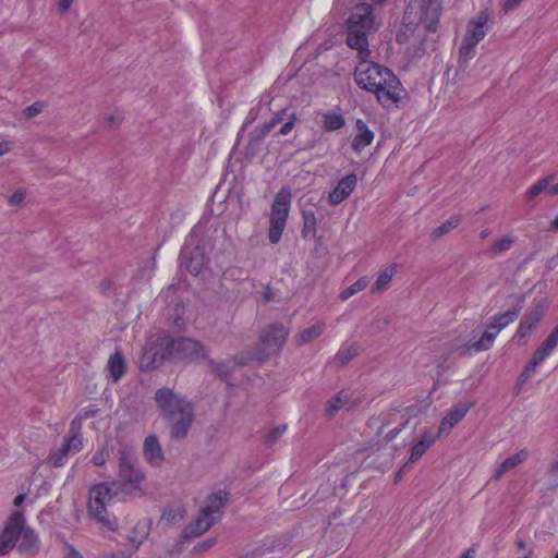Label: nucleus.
<instances>
[{
	"instance_id": "680f3d73",
	"label": "nucleus",
	"mask_w": 558,
	"mask_h": 558,
	"mask_svg": "<svg viewBox=\"0 0 558 558\" xmlns=\"http://www.w3.org/2000/svg\"><path fill=\"white\" fill-rule=\"evenodd\" d=\"M400 430H401L400 428H395V429L390 430V433L388 435L389 438L390 439L395 438L400 433Z\"/></svg>"
},
{
	"instance_id": "473e14b6",
	"label": "nucleus",
	"mask_w": 558,
	"mask_h": 558,
	"mask_svg": "<svg viewBox=\"0 0 558 558\" xmlns=\"http://www.w3.org/2000/svg\"><path fill=\"white\" fill-rule=\"evenodd\" d=\"M227 497L228 493L223 490L211 494L208 497V505L203 509V511L213 517V514L218 512L222 507L223 502L227 500Z\"/></svg>"
},
{
	"instance_id": "9b49d317",
	"label": "nucleus",
	"mask_w": 558,
	"mask_h": 558,
	"mask_svg": "<svg viewBox=\"0 0 558 558\" xmlns=\"http://www.w3.org/2000/svg\"><path fill=\"white\" fill-rule=\"evenodd\" d=\"M118 463V476L120 478V483L123 484V486L125 484L137 485L145 478V474L140 468L136 453L132 448L122 447L119 449Z\"/></svg>"
},
{
	"instance_id": "8fccbe9b",
	"label": "nucleus",
	"mask_w": 558,
	"mask_h": 558,
	"mask_svg": "<svg viewBox=\"0 0 558 558\" xmlns=\"http://www.w3.org/2000/svg\"><path fill=\"white\" fill-rule=\"evenodd\" d=\"M26 197V193L23 189H17L10 197L9 204L11 206H21Z\"/></svg>"
},
{
	"instance_id": "423d86ee",
	"label": "nucleus",
	"mask_w": 558,
	"mask_h": 558,
	"mask_svg": "<svg viewBox=\"0 0 558 558\" xmlns=\"http://www.w3.org/2000/svg\"><path fill=\"white\" fill-rule=\"evenodd\" d=\"M444 0H411L405 16L414 15L429 33H435L442 13Z\"/></svg>"
},
{
	"instance_id": "864d4df0",
	"label": "nucleus",
	"mask_w": 558,
	"mask_h": 558,
	"mask_svg": "<svg viewBox=\"0 0 558 558\" xmlns=\"http://www.w3.org/2000/svg\"><path fill=\"white\" fill-rule=\"evenodd\" d=\"M215 544V539H207V541H204L202 543H199L195 548L194 550L195 551H201V550H206L208 548H210L213 545Z\"/></svg>"
},
{
	"instance_id": "4c0bfd02",
	"label": "nucleus",
	"mask_w": 558,
	"mask_h": 558,
	"mask_svg": "<svg viewBox=\"0 0 558 558\" xmlns=\"http://www.w3.org/2000/svg\"><path fill=\"white\" fill-rule=\"evenodd\" d=\"M512 244H513V239L511 236H509V235H505V236L496 240L492 244V246H490L488 252L492 255H499V254H501L504 252L509 251L511 248Z\"/></svg>"
},
{
	"instance_id": "0e129e2a",
	"label": "nucleus",
	"mask_w": 558,
	"mask_h": 558,
	"mask_svg": "<svg viewBox=\"0 0 558 558\" xmlns=\"http://www.w3.org/2000/svg\"><path fill=\"white\" fill-rule=\"evenodd\" d=\"M397 41L399 44H403L405 41V37L402 34L398 33L397 34Z\"/></svg>"
},
{
	"instance_id": "69168bd1",
	"label": "nucleus",
	"mask_w": 558,
	"mask_h": 558,
	"mask_svg": "<svg viewBox=\"0 0 558 558\" xmlns=\"http://www.w3.org/2000/svg\"><path fill=\"white\" fill-rule=\"evenodd\" d=\"M550 335H553V336H554V338L558 340V325L553 329V331L550 332Z\"/></svg>"
},
{
	"instance_id": "20e7f679",
	"label": "nucleus",
	"mask_w": 558,
	"mask_h": 558,
	"mask_svg": "<svg viewBox=\"0 0 558 558\" xmlns=\"http://www.w3.org/2000/svg\"><path fill=\"white\" fill-rule=\"evenodd\" d=\"M521 312V305L514 306L512 310L496 314L492 319V328L495 331H485L480 340L474 342L460 343L458 339L450 342L449 351L451 353H458L459 355H471L474 352L488 350L497 335L506 328L508 325L513 323Z\"/></svg>"
},
{
	"instance_id": "c9c22d12",
	"label": "nucleus",
	"mask_w": 558,
	"mask_h": 558,
	"mask_svg": "<svg viewBox=\"0 0 558 558\" xmlns=\"http://www.w3.org/2000/svg\"><path fill=\"white\" fill-rule=\"evenodd\" d=\"M357 354H359V347L355 343H352L347 348L342 347L338 351V353L336 355V360H337L339 366H344L350 361H352L354 357H356Z\"/></svg>"
},
{
	"instance_id": "c03bdc74",
	"label": "nucleus",
	"mask_w": 558,
	"mask_h": 558,
	"mask_svg": "<svg viewBox=\"0 0 558 558\" xmlns=\"http://www.w3.org/2000/svg\"><path fill=\"white\" fill-rule=\"evenodd\" d=\"M287 425H279L271 429L266 436L265 442L268 446H272L277 440L286 433Z\"/></svg>"
},
{
	"instance_id": "ea45409f",
	"label": "nucleus",
	"mask_w": 558,
	"mask_h": 558,
	"mask_svg": "<svg viewBox=\"0 0 558 558\" xmlns=\"http://www.w3.org/2000/svg\"><path fill=\"white\" fill-rule=\"evenodd\" d=\"M286 114L287 109H282L279 112L275 113L269 121L263 124L260 129V135L267 136L275 126L282 122Z\"/></svg>"
},
{
	"instance_id": "f257e3e1",
	"label": "nucleus",
	"mask_w": 558,
	"mask_h": 558,
	"mask_svg": "<svg viewBox=\"0 0 558 558\" xmlns=\"http://www.w3.org/2000/svg\"><path fill=\"white\" fill-rule=\"evenodd\" d=\"M354 80L360 88L373 93L384 108L398 107L407 97V90L398 76L379 63L362 60L355 68Z\"/></svg>"
},
{
	"instance_id": "6e6d98bb",
	"label": "nucleus",
	"mask_w": 558,
	"mask_h": 558,
	"mask_svg": "<svg viewBox=\"0 0 558 558\" xmlns=\"http://www.w3.org/2000/svg\"><path fill=\"white\" fill-rule=\"evenodd\" d=\"M72 1L73 0H60L59 1V7L62 11H66L69 10V8L71 7L72 4Z\"/></svg>"
},
{
	"instance_id": "58836bf2",
	"label": "nucleus",
	"mask_w": 558,
	"mask_h": 558,
	"mask_svg": "<svg viewBox=\"0 0 558 558\" xmlns=\"http://www.w3.org/2000/svg\"><path fill=\"white\" fill-rule=\"evenodd\" d=\"M369 281L366 277L357 279L354 283L343 290L340 294L341 300H348L355 293L364 290L368 286Z\"/></svg>"
},
{
	"instance_id": "603ef678",
	"label": "nucleus",
	"mask_w": 558,
	"mask_h": 558,
	"mask_svg": "<svg viewBox=\"0 0 558 558\" xmlns=\"http://www.w3.org/2000/svg\"><path fill=\"white\" fill-rule=\"evenodd\" d=\"M523 0H504L502 9L505 12L513 11Z\"/></svg>"
},
{
	"instance_id": "6ab92c4d",
	"label": "nucleus",
	"mask_w": 558,
	"mask_h": 558,
	"mask_svg": "<svg viewBox=\"0 0 558 558\" xmlns=\"http://www.w3.org/2000/svg\"><path fill=\"white\" fill-rule=\"evenodd\" d=\"M21 532L17 534V548L21 553L34 555L38 550V539L34 531L25 526L24 515L22 514Z\"/></svg>"
},
{
	"instance_id": "7c9ffc66",
	"label": "nucleus",
	"mask_w": 558,
	"mask_h": 558,
	"mask_svg": "<svg viewBox=\"0 0 558 558\" xmlns=\"http://www.w3.org/2000/svg\"><path fill=\"white\" fill-rule=\"evenodd\" d=\"M326 325L323 322H317L312 326L303 329L298 336V343L303 345L310 341L318 338L325 330Z\"/></svg>"
},
{
	"instance_id": "5701e85b",
	"label": "nucleus",
	"mask_w": 558,
	"mask_h": 558,
	"mask_svg": "<svg viewBox=\"0 0 558 558\" xmlns=\"http://www.w3.org/2000/svg\"><path fill=\"white\" fill-rule=\"evenodd\" d=\"M168 359L166 348H149L146 349L141 359V367L154 369L161 365L162 361Z\"/></svg>"
},
{
	"instance_id": "dca6fc26",
	"label": "nucleus",
	"mask_w": 558,
	"mask_h": 558,
	"mask_svg": "<svg viewBox=\"0 0 558 558\" xmlns=\"http://www.w3.org/2000/svg\"><path fill=\"white\" fill-rule=\"evenodd\" d=\"M357 184V177L355 173H350L343 177L337 186L329 193L328 201L330 205H339L347 199L355 190Z\"/></svg>"
},
{
	"instance_id": "e2e57ef3",
	"label": "nucleus",
	"mask_w": 558,
	"mask_h": 558,
	"mask_svg": "<svg viewBox=\"0 0 558 558\" xmlns=\"http://www.w3.org/2000/svg\"><path fill=\"white\" fill-rule=\"evenodd\" d=\"M489 234H490V230H489V229H484V230H482V231H481V234H480V235H481V238H482V239H485V238H487Z\"/></svg>"
},
{
	"instance_id": "c85d7f7f",
	"label": "nucleus",
	"mask_w": 558,
	"mask_h": 558,
	"mask_svg": "<svg viewBox=\"0 0 558 558\" xmlns=\"http://www.w3.org/2000/svg\"><path fill=\"white\" fill-rule=\"evenodd\" d=\"M398 271L397 264L388 265L377 277L372 290L373 292H381L387 289V286Z\"/></svg>"
},
{
	"instance_id": "c756f323",
	"label": "nucleus",
	"mask_w": 558,
	"mask_h": 558,
	"mask_svg": "<svg viewBox=\"0 0 558 558\" xmlns=\"http://www.w3.org/2000/svg\"><path fill=\"white\" fill-rule=\"evenodd\" d=\"M436 436L429 434H423L417 444H415L411 450L409 462L417 461L425 451L435 442Z\"/></svg>"
},
{
	"instance_id": "72a5a7b5",
	"label": "nucleus",
	"mask_w": 558,
	"mask_h": 558,
	"mask_svg": "<svg viewBox=\"0 0 558 558\" xmlns=\"http://www.w3.org/2000/svg\"><path fill=\"white\" fill-rule=\"evenodd\" d=\"M555 180V174H549L544 177L543 179L535 182L532 186L526 191L527 201H532L542 192L548 190L549 184Z\"/></svg>"
},
{
	"instance_id": "774afa93",
	"label": "nucleus",
	"mask_w": 558,
	"mask_h": 558,
	"mask_svg": "<svg viewBox=\"0 0 558 558\" xmlns=\"http://www.w3.org/2000/svg\"><path fill=\"white\" fill-rule=\"evenodd\" d=\"M551 226L555 228V229H558V215L556 216V218L554 219V221L551 222Z\"/></svg>"
},
{
	"instance_id": "052dcab7",
	"label": "nucleus",
	"mask_w": 558,
	"mask_h": 558,
	"mask_svg": "<svg viewBox=\"0 0 558 558\" xmlns=\"http://www.w3.org/2000/svg\"><path fill=\"white\" fill-rule=\"evenodd\" d=\"M409 462L405 463L400 470L399 472L396 474V482H398L402 475V472L404 471V469L408 466Z\"/></svg>"
},
{
	"instance_id": "3c124183",
	"label": "nucleus",
	"mask_w": 558,
	"mask_h": 558,
	"mask_svg": "<svg viewBox=\"0 0 558 558\" xmlns=\"http://www.w3.org/2000/svg\"><path fill=\"white\" fill-rule=\"evenodd\" d=\"M342 408H344V405H340V402H336L333 397L327 403L326 413L328 416L332 417Z\"/></svg>"
},
{
	"instance_id": "2f4dec72",
	"label": "nucleus",
	"mask_w": 558,
	"mask_h": 558,
	"mask_svg": "<svg viewBox=\"0 0 558 558\" xmlns=\"http://www.w3.org/2000/svg\"><path fill=\"white\" fill-rule=\"evenodd\" d=\"M303 218V228H302V236L303 238H314L316 235V226L317 219L315 211L312 209H305L302 211Z\"/></svg>"
},
{
	"instance_id": "b1692460",
	"label": "nucleus",
	"mask_w": 558,
	"mask_h": 558,
	"mask_svg": "<svg viewBox=\"0 0 558 558\" xmlns=\"http://www.w3.org/2000/svg\"><path fill=\"white\" fill-rule=\"evenodd\" d=\"M529 457V451L526 449H521L513 456L507 458L497 468L493 478L498 481L500 480L505 473L514 469L519 464L523 463Z\"/></svg>"
},
{
	"instance_id": "37998d69",
	"label": "nucleus",
	"mask_w": 558,
	"mask_h": 558,
	"mask_svg": "<svg viewBox=\"0 0 558 558\" xmlns=\"http://www.w3.org/2000/svg\"><path fill=\"white\" fill-rule=\"evenodd\" d=\"M545 359H546V356H539V355H538V351H537V350H535V351H534V353H533V355H532V357H531V360H530V361H529V363L526 364V366H525V368H524V372H523L522 376H523V375L529 376V375H530V373H533V372L536 369V367H537L538 365H541V364L545 361Z\"/></svg>"
},
{
	"instance_id": "aec40b11",
	"label": "nucleus",
	"mask_w": 558,
	"mask_h": 558,
	"mask_svg": "<svg viewBox=\"0 0 558 558\" xmlns=\"http://www.w3.org/2000/svg\"><path fill=\"white\" fill-rule=\"evenodd\" d=\"M355 129L356 134L351 142V148L354 153L360 154L366 146L372 144L375 134L362 119L356 120Z\"/></svg>"
},
{
	"instance_id": "338daca9",
	"label": "nucleus",
	"mask_w": 558,
	"mask_h": 558,
	"mask_svg": "<svg viewBox=\"0 0 558 558\" xmlns=\"http://www.w3.org/2000/svg\"><path fill=\"white\" fill-rule=\"evenodd\" d=\"M550 335H553V336H554V338L558 340V325L553 329V331L550 332Z\"/></svg>"
},
{
	"instance_id": "5fc2aeb1",
	"label": "nucleus",
	"mask_w": 558,
	"mask_h": 558,
	"mask_svg": "<svg viewBox=\"0 0 558 558\" xmlns=\"http://www.w3.org/2000/svg\"><path fill=\"white\" fill-rule=\"evenodd\" d=\"M11 150V143L10 142H1L0 143V156H3L4 154L9 153Z\"/></svg>"
},
{
	"instance_id": "e433bc0d",
	"label": "nucleus",
	"mask_w": 558,
	"mask_h": 558,
	"mask_svg": "<svg viewBox=\"0 0 558 558\" xmlns=\"http://www.w3.org/2000/svg\"><path fill=\"white\" fill-rule=\"evenodd\" d=\"M546 474L549 476L548 482L546 483V490L553 492L558 488V458L553 460L547 469Z\"/></svg>"
},
{
	"instance_id": "13d9d810",
	"label": "nucleus",
	"mask_w": 558,
	"mask_h": 558,
	"mask_svg": "<svg viewBox=\"0 0 558 558\" xmlns=\"http://www.w3.org/2000/svg\"><path fill=\"white\" fill-rule=\"evenodd\" d=\"M68 558H83L82 555L76 551L74 548H71L69 557Z\"/></svg>"
},
{
	"instance_id": "de8ad7c7",
	"label": "nucleus",
	"mask_w": 558,
	"mask_h": 558,
	"mask_svg": "<svg viewBox=\"0 0 558 558\" xmlns=\"http://www.w3.org/2000/svg\"><path fill=\"white\" fill-rule=\"evenodd\" d=\"M44 109V105L40 101H36L31 106L26 107L23 111L26 119H31L39 114Z\"/></svg>"
},
{
	"instance_id": "f704fd0d",
	"label": "nucleus",
	"mask_w": 558,
	"mask_h": 558,
	"mask_svg": "<svg viewBox=\"0 0 558 558\" xmlns=\"http://www.w3.org/2000/svg\"><path fill=\"white\" fill-rule=\"evenodd\" d=\"M460 222H461V216H459V215L451 216L448 220H446L444 223H441L439 227H437L436 229L433 230L432 238L438 239V238L445 235L449 231L457 228L460 225Z\"/></svg>"
},
{
	"instance_id": "412c9836",
	"label": "nucleus",
	"mask_w": 558,
	"mask_h": 558,
	"mask_svg": "<svg viewBox=\"0 0 558 558\" xmlns=\"http://www.w3.org/2000/svg\"><path fill=\"white\" fill-rule=\"evenodd\" d=\"M369 32L347 26V45L351 49L359 51V54H368V36Z\"/></svg>"
},
{
	"instance_id": "0eeeda50",
	"label": "nucleus",
	"mask_w": 558,
	"mask_h": 558,
	"mask_svg": "<svg viewBox=\"0 0 558 558\" xmlns=\"http://www.w3.org/2000/svg\"><path fill=\"white\" fill-rule=\"evenodd\" d=\"M488 22L489 14L487 11H481L476 17L469 22L459 50L461 59L468 61L474 57L475 47L487 34Z\"/></svg>"
},
{
	"instance_id": "2eb2a0df",
	"label": "nucleus",
	"mask_w": 558,
	"mask_h": 558,
	"mask_svg": "<svg viewBox=\"0 0 558 558\" xmlns=\"http://www.w3.org/2000/svg\"><path fill=\"white\" fill-rule=\"evenodd\" d=\"M475 402L456 404L441 420L437 436L448 435L450 430L465 416Z\"/></svg>"
},
{
	"instance_id": "ddd939ff",
	"label": "nucleus",
	"mask_w": 558,
	"mask_h": 558,
	"mask_svg": "<svg viewBox=\"0 0 558 558\" xmlns=\"http://www.w3.org/2000/svg\"><path fill=\"white\" fill-rule=\"evenodd\" d=\"M22 512L15 511L10 517L5 527L0 533V556L8 554L19 542L21 532Z\"/></svg>"
},
{
	"instance_id": "a19ab883",
	"label": "nucleus",
	"mask_w": 558,
	"mask_h": 558,
	"mask_svg": "<svg viewBox=\"0 0 558 558\" xmlns=\"http://www.w3.org/2000/svg\"><path fill=\"white\" fill-rule=\"evenodd\" d=\"M184 518V510L180 507L178 508H169L163 511L161 520L166 521L169 524L177 523Z\"/></svg>"
},
{
	"instance_id": "1a4fd4ad",
	"label": "nucleus",
	"mask_w": 558,
	"mask_h": 558,
	"mask_svg": "<svg viewBox=\"0 0 558 558\" xmlns=\"http://www.w3.org/2000/svg\"><path fill=\"white\" fill-rule=\"evenodd\" d=\"M288 336L289 330L283 325L275 324L268 326L260 333L255 359L262 362L278 352L284 344Z\"/></svg>"
},
{
	"instance_id": "7ed1b4c3",
	"label": "nucleus",
	"mask_w": 558,
	"mask_h": 558,
	"mask_svg": "<svg viewBox=\"0 0 558 558\" xmlns=\"http://www.w3.org/2000/svg\"><path fill=\"white\" fill-rule=\"evenodd\" d=\"M121 493H123V484L119 481L99 483L89 490V515L111 531L117 530L118 522L108 513L107 506Z\"/></svg>"
},
{
	"instance_id": "79ce46f5",
	"label": "nucleus",
	"mask_w": 558,
	"mask_h": 558,
	"mask_svg": "<svg viewBox=\"0 0 558 558\" xmlns=\"http://www.w3.org/2000/svg\"><path fill=\"white\" fill-rule=\"evenodd\" d=\"M558 345V340L553 335H548L543 343L536 349L539 356H548Z\"/></svg>"
},
{
	"instance_id": "4be33fe9",
	"label": "nucleus",
	"mask_w": 558,
	"mask_h": 558,
	"mask_svg": "<svg viewBox=\"0 0 558 558\" xmlns=\"http://www.w3.org/2000/svg\"><path fill=\"white\" fill-rule=\"evenodd\" d=\"M143 452L147 461L154 465H159L163 461V453L157 436L146 437L143 445Z\"/></svg>"
},
{
	"instance_id": "393cba45",
	"label": "nucleus",
	"mask_w": 558,
	"mask_h": 558,
	"mask_svg": "<svg viewBox=\"0 0 558 558\" xmlns=\"http://www.w3.org/2000/svg\"><path fill=\"white\" fill-rule=\"evenodd\" d=\"M107 368L113 381H118L125 373L126 365L124 357L120 351H116L110 355Z\"/></svg>"
},
{
	"instance_id": "9d476101",
	"label": "nucleus",
	"mask_w": 558,
	"mask_h": 558,
	"mask_svg": "<svg viewBox=\"0 0 558 558\" xmlns=\"http://www.w3.org/2000/svg\"><path fill=\"white\" fill-rule=\"evenodd\" d=\"M166 352L168 359L174 362H191L205 357L204 345L190 338L170 339L166 343Z\"/></svg>"
},
{
	"instance_id": "4d7b16f0",
	"label": "nucleus",
	"mask_w": 558,
	"mask_h": 558,
	"mask_svg": "<svg viewBox=\"0 0 558 558\" xmlns=\"http://www.w3.org/2000/svg\"><path fill=\"white\" fill-rule=\"evenodd\" d=\"M25 499V496L24 495H17L15 498H14V506H21L22 502L24 501Z\"/></svg>"
},
{
	"instance_id": "bf43d9fd",
	"label": "nucleus",
	"mask_w": 558,
	"mask_h": 558,
	"mask_svg": "<svg viewBox=\"0 0 558 558\" xmlns=\"http://www.w3.org/2000/svg\"><path fill=\"white\" fill-rule=\"evenodd\" d=\"M548 191H549V193H550V194H553V195H558V183H557V184H555V185H550V184H549Z\"/></svg>"
},
{
	"instance_id": "f8f14e48",
	"label": "nucleus",
	"mask_w": 558,
	"mask_h": 558,
	"mask_svg": "<svg viewBox=\"0 0 558 558\" xmlns=\"http://www.w3.org/2000/svg\"><path fill=\"white\" fill-rule=\"evenodd\" d=\"M375 20L373 7L368 3H359L353 8L347 26L371 33L376 29Z\"/></svg>"
},
{
	"instance_id": "6e6552de",
	"label": "nucleus",
	"mask_w": 558,
	"mask_h": 558,
	"mask_svg": "<svg viewBox=\"0 0 558 558\" xmlns=\"http://www.w3.org/2000/svg\"><path fill=\"white\" fill-rule=\"evenodd\" d=\"M547 308L548 302L545 298L533 300L531 306L523 314L515 331L514 339L518 340V344L523 345L526 343L532 332L537 328L545 316Z\"/></svg>"
},
{
	"instance_id": "39448f33",
	"label": "nucleus",
	"mask_w": 558,
	"mask_h": 558,
	"mask_svg": "<svg viewBox=\"0 0 558 558\" xmlns=\"http://www.w3.org/2000/svg\"><path fill=\"white\" fill-rule=\"evenodd\" d=\"M292 195L288 187H282L275 196L270 208L268 238L277 244L282 236L291 208Z\"/></svg>"
},
{
	"instance_id": "f03ea898",
	"label": "nucleus",
	"mask_w": 558,
	"mask_h": 558,
	"mask_svg": "<svg viewBox=\"0 0 558 558\" xmlns=\"http://www.w3.org/2000/svg\"><path fill=\"white\" fill-rule=\"evenodd\" d=\"M155 401L162 416L170 424V437L177 440L184 439L195 420L192 402L169 387L158 389Z\"/></svg>"
},
{
	"instance_id": "49530a36",
	"label": "nucleus",
	"mask_w": 558,
	"mask_h": 558,
	"mask_svg": "<svg viewBox=\"0 0 558 558\" xmlns=\"http://www.w3.org/2000/svg\"><path fill=\"white\" fill-rule=\"evenodd\" d=\"M88 413L86 412L84 415H78L76 416L72 422H71V425H70V435L69 437H80V432H81V428H82V420L84 416H87Z\"/></svg>"
},
{
	"instance_id": "a18cd8bd",
	"label": "nucleus",
	"mask_w": 558,
	"mask_h": 558,
	"mask_svg": "<svg viewBox=\"0 0 558 558\" xmlns=\"http://www.w3.org/2000/svg\"><path fill=\"white\" fill-rule=\"evenodd\" d=\"M298 121V114L295 111L291 112L288 117V121L280 128L278 135H288L294 128Z\"/></svg>"
},
{
	"instance_id": "a211bd4d",
	"label": "nucleus",
	"mask_w": 558,
	"mask_h": 558,
	"mask_svg": "<svg viewBox=\"0 0 558 558\" xmlns=\"http://www.w3.org/2000/svg\"><path fill=\"white\" fill-rule=\"evenodd\" d=\"M81 446L82 438L68 437L62 447L50 456V464L54 468L63 466L68 461L69 456L78 451Z\"/></svg>"
},
{
	"instance_id": "4468645a",
	"label": "nucleus",
	"mask_w": 558,
	"mask_h": 558,
	"mask_svg": "<svg viewBox=\"0 0 558 558\" xmlns=\"http://www.w3.org/2000/svg\"><path fill=\"white\" fill-rule=\"evenodd\" d=\"M179 260L180 267L184 268L193 276H198L206 264L204 251L199 246H194L192 248L183 247L181 250Z\"/></svg>"
},
{
	"instance_id": "cd10ccee",
	"label": "nucleus",
	"mask_w": 558,
	"mask_h": 558,
	"mask_svg": "<svg viewBox=\"0 0 558 558\" xmlns=\"http://www.w3.org/2000/svg\"><path fill=\"white\" fill-rule=\"evenodd\" d=\"M209 365L220 380H227L228 375L234 372L238 366L243 365V363H238L235 360H227L223 362L209 361Z\"/></svg>"
},
{
	"instance_id": "bb28decb",
	"label": "nucleus",
	"mask_w": 558,
	"mask_h": 558,
	"mask_svg": "<svg viewBox=\"0 0 558 558\" xmlns=\"http://www.w3.org/2000/svg\"><path fill=\"white\" fill-rule=\"evenodd\" d=\"M345 125L344 117L336 111H326L323 113V129L326 132H333Z\"/></svg>"
},
{
	"instance_id": "f3484780",
	"label": "nucleus",
	"mask_w": 558,
	"mask_h": 558,
	"mask_svg": "<svg viewBox=\"0 0 558 558\" xmlns=\"http://www.w3.org/2000/svg\"><path fill=\"white\" fill-rule=\"evenodd\" d=\"M215 523L213 517L202 510L195 521L186 526L180 535L179 544H183L186 539L197 537L208 531Z\"/></svg>"
},
{
	"instance_id": "a878e982",
	"label": "nucleus",
	"mask_w": 558,
	"mask_h": 558,
	"mask_svg": "<svg viewBox=\"0 0 558 558\" xmlns=\"http://www.w3.org/2000/svg\"><path fill=\"white\" fill-rule=\"evenodd\" d=\"M335 401L340 402V405L352 409L357 407L362 401L361 393H356L351 387H345L335 396Z\"/></svg>"
},
{
	"instance_id": "09e8293b",
	"label": "nucleus",
	"mask_w": 558,
	"mask_h": 558,
	"mask_svg": "<svg viewBox=\"0 0 558 558\" xmlns=\"http://www.w3.org/2000/svg\"><path fill=\"white\" fill-rule=\"evenodd\" d=\"M109 450L107 448L99 449L93 456V463L97 466H102L109 458Z\"/></svg>"
}]
</instances>
